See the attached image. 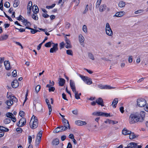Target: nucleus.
<instances>
[{
  "label": "nucleus",
  "instance_id": "nucleus-1",
  "mask_svg": "<svg viewBox=\"0 0 148 148\" xmlns=\"http://www.w3.org/2000/svg\"><path fill=\"white\" fill-rule=\"evenodd\" d=\"M145 114V112L144 111L131 114L129 118L130 123L132 124L138 122H142L144 120Z\"/></svg>",
  "mask_w": 148,
  "mask_h": 148
},
{
  "label": "nucleus",
  "instance_id": "nucleus-2",
  "mask_svg": "<svg viewBox=\"0 0 148 148\" xmlns=\"http://www.w3.org/2000/svg\"><path fill=\"white\" fill-rule=\"evenodd\" d=\"M62 120L63 125L60 126V127H62V130L61 131H65L67 129L70 130V126L68 120L65 118L63 119Z\"/></svg>",
  "mask_w": 148,
  "mask_h": 148
},
{
  "label": "nucleus",
  "instance_id": "nucleus-3",
  "mask_svg": "<svg viewBox=\"0 0 148 148\" xmlns=\"http://www.w3.org/2000/svg\"><path fill=\"white\" fill-rule=\"evenodd\" d=\"M146 100L142 98H139L137 100V103L138 106L140 107H144L147 104Z\"/></svg>",
  "mask_w": 148,
  "mask_h": 148
},
{
  "label": "nucleus",
  "instance_id": "nucleus-4",
  "mask_svg": "<svg viewBox=\"0 0 148 148\" xmlns=\"http://www.w3.org/2000/svg\"><path fill=\"white\" fill-rule=\"evenodd\" d=\"M78 75L84 81V82L87 84L90 85L92 83V82L91 81V79L88 77L84 76L79 74Z\"/></svg>",
  "mask_w": 148,
  "mask_h": 148
},
{
  "label": "nucleus",
  "instance_id": "nucleus-5",
  "mask_svg": "<svg viewBox=\"0 0 148 148\" xmlns=\"http://www.w3.org/2000/svg\"><path fill=\"white\" fill-rule=\"evenodd\" d=\"M29 125L32 129H35L38 127V123L37 122H32V119H31L29 122Z\"/></svg>",
  "mask_w": 148,
  "mask_h": 148
},
{
  "label": "nucleus",
  "instance_id": "nucleus-6",
  "mask_svg": "<svg viewBox=\"0 0 148 148\" xmlns=\"http://www.w3.org/2000/svg\"><path fill=\"white\" fill-rule=\"evenodd\" d=\"M35 108L38 112L41 111L42 109V106L41 104L39 103H37L36 104H34Z\"/></svg>",
  "mask_w": 148,
  "mask_h": 148
},
{
  "label": "nucleus",
  "instance_id": "nucleus-7",
  "mask_svg": "<svg viewBox=\"0 0 148 148\" xmlns=\"http://www.w3.org/2000/svg\"><path fill=\"white\" fill-rule=\"evenodd\" d=\"M98 87L101 89H114V88H113L112 87H111L109 85H103L101 84L99 85H98Z\"/></svg>",
  "mask_w": 148,
  "mask_h": 148
},
{
  "label": "nucleus",
  "instance_id": "nucleus-8",
  "mask_svg": "<svg viewBox=\"0 0 148 148\" xmlns=\"http://www.w3.org/2000/svg\"><path fill=\"white\" fill-rule=\"evenodd\" d=\"M58 44L57 43L54 44L53 47L51 48L50 50V52L51 53L56 52L58 49Z\"/></svg>",
  "mask_w": 148,
  "mask_h": 148
},
{
  "label": "nucleus",
  "instance_id": "nucleus-9",
  "mask_svg": "<svg viewBox=\"0 0 148 148\" xmlns=\"http://www.w3.org/2000/svg\"><path fill=\"white\" fill-rule=\"evenodd\" d=\"M70 87L73 92H75L76 91L75 84L74 82L72 80L70 81Z\"/></svg>",
  "mask_w": 148,
  "mask_h": 148
},
{
  "label": "nucleus",
  "instance_id": "nucleus-10",
  "mask_svg": "<svg viewBox=\"0 0 148 148\" xmlns=\"http://www.w3.org/2000/svg\"><path fill=\"white\" fill-rule=\"evenodd\" d=\"M96 102L98 105H100L101 106H104V102L103 99L101 97L98 98L96 100Z\"/></svg>",
  "mask_w": 148,
  "mask_h": 148
},
{
  "label": "nucleus",
  "instance_id": "nucleus-11",
  "mask_svg": "<svg viewBox=\"0 0 148 148\" xmlns=\"http://www.w3.org/2000/svg\"><path fill=\"white\" fill-rule=\"evenodd\" d=\"M12 86L13 88H16L19 86V83L17 79L14 80L11 83Z\"/></svg>",
  "mask_w": 148,
  "mask_h": 148
},
{
  "label": "nucleus",
  "instance_id": "nucleus-12",
  "mask_svg": "<svg viewBox=\"0 0 148 148\" xmlns=\"http://www.w3.org/2000/svg\"><path fill=\"white\" fill-rule=\"evenodd\" d=\"M4 65L6 70H8L11 69L10 64L9 61H5L4 62Z\"/></svg>",
  "mask_w": 148,
  "mask_h": 148
},
{
  "label": "nucleus",
  "instance_id": "nucleus-13",
  "mask_svg": "<svg viewBox=\"0 0 148 148\" xmlns=\"http://www.w3.org/2000/svg\"><path fill=\"white\" fill-rule=\"evenodd\" d=\"M125 14V12L124 11H120L116 12V14L113 16V17H121L123 16Z\"/></svg>",
  "mask_w": 148,
  "mask_h": 148
},
{
  "label": "nucleus",
  "instance_id": "nucleus-14",
  "mask_svg": "<svg viewBox=\"0 0 148 148\" xmlns=\"http://www.w3.org/2000/svg\"><path fill=\"white\" fill-rule=\"evenodd\" d=\"M79 41L83 47H84V38L82 34H80L79 36Z\"/></svg>",
  "mask_w": 148,
  "mask_h": 148
},
{
  "label": "nucleus",
  "instance_id": "nucleus-15",
  "mask_svg": "<svg viewBox=\"0 0 148 148\" xmlns=\"http://www.w3.org/2000/svg\"><path fill=\"white\" fill-rule=\"evenodd\" d=\"M137 143L134 142H132L129 144L127 146L128 148H136Z\"/></svg>",
  "mask_w": 148,
  "mask_h": 148
},
{
  "label": "nucleus",
  "instance_id": "nucleus-16",
  "mask_svg": "<svg viewBox=\"0 0 148 148\" xmlns=\"http://www.w3.org/2000/svg\"><path fill=\"white\" fill-rule=\"evenodd\" d=\"M65 80L62 78H60L58 79V84L60 86H62L65 83Z\"/></svg>",
  "mask_w": 148,
  "mask_h": 148
},
{
  "label": "nucleus",
  "instance_id": "nucleus-17",
  "mask_svg": "<svg viewBox=\"0 0 148 148\" xmlns=\"http://www.w3.org/2000/svg\"><path fill=\"white\" fill-rule=\"evenodd\" d=\"M122 133L123 134L126 135H129L131 133V131L124 128L122 131Z\"/></svg>",
  "mask_w": 148,
  "mask_h": 148
},
{
  "label": "nucleus",
  "instance_id": "nucleus-18",
  "mask_svg": "<svg viewBox=\"0 0 148 148\" xmlns=\"http://www.w3.org/2000/svg\"><path fill=\"white\" fill-rule=\"evenodd\" d=\"M106 8L107 6L105 4L102 5L99 7V10L100 12H103L106 9Z\"/></svg>",
  "mask_w": 148,
  "mask_h": 148
},
{
  "label": "nucleus",
  "instance_id": "nucleus-19",
  "mask_svg": "<svg viewBox=\"0 0 148 148\" xmlns=\"http://www.w3.org/2000/svg\"><path fill=\"white\" fill-rule=\"evenodd\" d=\"M32 10L34 13L36 14L39 12L38 7L36 5H34L32 7Z\"/></svg>",
  "mask_w": 148,
  "mask_h": 148
},
{
  "label": "nucleus",
  "instance_id": "nucleus-20",
  "mask_svg": "<svg viewBox=\"0 0 148 148\" xmlns=\"http://www.w3.org/2000/svg\"><path fill=\"white\" fill-rule=\"evenodd\" d=\"M75 123L78 125H86L87 124L86 122L80 120H78L76 121Z\"/></svg>",
  "mask_w": 148,
  "mask_h": 148
},
{
  "label": "nucleus",
  "instance_id": "nucleus-21",
  "mask_svg": "<svg viewBox=\"0 0 148 148\" xmlns=\"http://www.w3.org/2000/svg\"><path fill=\"white\" fill-rule=\"evenodd\" d=\"M32 5V2L31 1H29L28 3L27 6V9L28 11V12L29 11V13H30L31 11V8Z\"/></svg>",
  "mask_w": 148,
  "mask_h": 148
},
{
  "label": "nucleus",
  "instance_id": "nucleus-22",
  "mask_svg": "<svg viewBox=\"0 0 148 148\" xmlns=\"http://www.w3.org/2000/svg\"><path fill=\"white\" fill-rule=\"evenodd\" d=\"M129 135H130L129 138L131 139H133L138 136V135L135 134L134 133L132 132H131V133H130Z\"/></svg>",
  "mask_w": 148,
  "mask_h": 148
},
{
  "label": "nucleus",
  "instance_id": "nucleus-23",
  "mask_svg": "<svg viewBox=\"0 0 148 148\" xmlns=\"http://www.w3.org/2000/svg\"><path fill=\"white\" fill-rule=\"evenodd\" d=\"M62 127H60V126L59 127H58L56 128L53 131V132L54 133H56L59 132H63V131H61Z\"/></svg>",
  "mask_w": 148,
  "mask_h": 148
},
{
  "label": "nucleus",
  "instance_id": "nucleus-24",
  "mask_svg": "<svg viewBox=\"0 0 148 148\" xmlns=\"http://www.w3.org/2000/svg\"><path fill=\"white\" fill-rule=\"evenodd\" d=\"M5 103L9 106H11L13 103V102L11 99L7 100Z\"/></svg>",
  "mask_w": 148,
  "mask_h": 148
},
{
  "label": "nucleus",
  "instance_id": "nucleus-25",
  "mask_svg": "<svg viewBox=\"0 0 148 148\" xmlns=\"http://www.w3.org/2000/svg\"><path fill=\"white\" fill-rule=\"evenodd\" d=\"M66 45L65 47L66 48L69 49L72 48V46L71 45V43L70 40L66 41Z\"/></svg>",
  "mask_w": 148,
  "mask_h": 148
},
{
  "label": "nucleus",
  "instance_id": "nucleus-26",
  "mask_svg": "<svg viewBox=\"0 0 148 148\" xmlns=\"http://www.w3.org/2000/svg\"><path fill=\"white\" fill-rule=\"evenodd\" d=\"M59 143V140L58 138H56L53 140L52 142V144L53 145H57Z\"/></svg>",
  "mask_w": 148,
  "mask_h": 148
},
{
  "label": "nucleus",
  "instance_id": "nucleus-27",
  "mask_svg": "<svg viewBox=\"0 0 148 148\" xmlns=\"http://www.w3.org/2000/svg\"><path fill=\"white\" fill-rule=\"evenodd\" d=\"M8 35L5 34V35L2 36L0 37V41H3L6 40L8 38Z\"/></svg>",
  "mask_w": 148,
  "mask_h": 148
},
{
  "label": "nucleus",
  "instance_id": "nucleus-28",
  "mask_svg": "<svg viewBox=\"0 0 148 148\" xmlns=\"http://www.w3.org/2000/svg\"><path fill=\"white\" fill-rule=\"evenodd\" d=\"M118 101V100L117 98H115L114 99L112 104V105L113 107L114 108H116V105L117 104Z\"/></svg>",
  "mask_w": 148,
  "mask_h": 148
},
{
  "label": "nucleus",
  "instance_id": "nucleus-29",
  "mask_svg": "<svg viewBox=\"0 0 148 148\" xmlns=\"http://www.w3.org/2000/svg\"><path fill=\"white\" fill-rule=\"evenodd\" d=\"M19 121L20 123H22L21 125L22 127L24 126L25 124L26 123V119L24 118H23L21 119Z\"/></svg>",
  "mask_w": 148,
  "mask_h": 148
},
{
  "label": "nucleus",
  "instance_id": "nucleus-30",
  "mask_svg": "<svg viewBox=\"0 0 148 148\" xmlns=\"http://www.w3.org/2000/svg\"><path fill=\"white\" fill-rule=\"evenodd\" d=\"M20 2L19 0H15L14 1L13 4V7L14 8L17 7L19 4Z\"/></svg>",
  "mask_w": 148,
  "mask_h": 148
},
{
  "label": "nucleus",
  "instance_id": "nucleus-31",
  "mask_svg": "<svg viewBox=\"0 0 148 148\" xmlns=\"http://www.w3.org/2000/svg\"><path fill=\"white\" fill-rule=\"evenodd\" d=\"M102 112H93L92 114L94 115L97 116H102Z\"/></svg>",
  "mask_w": 148,
  "mask_h": 148
},
{
  "label": "nucleus",
  "instance_id": "nucleus-32",
  "mask_svg": "<svg viewBox=\"0 0 148 148\" xmlns=\"http://www.w3.org/2000/svg\"><path fill=\"white\" fill-rule=\"evenodd\" d=\"M125 5V3L123 1H120L119 3V6L120 8L124 7Z\"/></svg>",
  "mask_w": 148,
  "mask_h": 148
},
{
  "label": "nucleus",
  "instance_id": "nucleus-33",
  "mask_svg": "<svg viewBox=\"0 0 148 148\" xmlns=\"http://www.w3.org/2000/svg\"><path fill=\"white\" fill-rule=\"evenodd\" d=\"M52 44L54 45L55 44L52 42V41H50L45 43V46L47 47H50Z\"/></svg>",
  "mask_w": 148,
  "mask_h": 148
},
{
  "label": "nucleus",
  "instance_id": "nucleus-34",
  "mask_svg": "<svg viewBox=\"0 0 148 148\" xmlns=\"http://www.w3.org/2000/svg\"><path fill=\"white\" fill-rule=\"evenodd\" d=\"M106 34L109 36H111L113 34V32L112 30H108L106 29Z\"/></svg>",
  "mask_w": 148,
  "mask_h": 148
},
{
  "label": "nucleus",
  "instance_id": "nucleus-35",
  "mask_svg": "<svg viewBox=\"0 0 148 148\" xmlns=\"http://www.w3.org/2000/svg\"><path fill=\"white\" fill-rule=\"evenodd\" d=\"M31 33L32 34H34L37 32H40L38 30L32 28H31Z\"/></svg>",
  "mask_w": 148,
  "mask_h": 148
},
{
  "label": "nucleus",
  "instance_id": "nucleus-36",
  "mask_svg": "<svg viewBox=\"0 0 148 148\" xmlns=\"http://www.w3.org/2000/svg\"><path fill=\"white\" fill-rule=\"evenodd\" d=\"M73 92L75 93V96L76 99H80V97L78 95V92L75 91V92L74 91Z\"/></svg>",
  "mask_w": 148,
  "mask_h": 148
},
{
  "label": "nucleus",
  "instance_id": "nucleus-37",
  "mask_svg": "<svg viewBox=\"0 0 148 148\" xmlns=\"http://www.w3.org/2000/svg\"><path fill=\"white\" fill-rule=\"evenodd\" d=\"M6 116L7 117L11 119V118H12V116H14V115L11 113L8 112L6 113Z\"/></svg>",
  "mask_w": 148,
  "mask_h": 148
},
{
  "label": "nucleus",
  "instance_id": "nucleus-38",
  "mask_svg": "<svg viewBox=\"0 0 148 148\" xmlns=\"http://www.w3.org/2000/svg\"><path fill=\"white\" fill-rule=\"evenodd\" d=\"M41 88V86L40 85H38L36 86L35 88V90L36 93H38L40 91Z\"/></svg>",
  "mask_w": 148,
  "mask_h": 148
},
{
  "label": "nucleus",
  "instance_id": "nucleus-39",
  "mask_svg": "<svg viewBox=\"0 0 148 148\" xmlns=\"http://www.w3.org/2000/svg\"><path fill=\"white\" fill-rule=\"evenodd\" d=\"M11 99L12 100L13 102H14L17 103L18 101L17 99L14 96H12Z\"/></svg>",
  "mask_w": 148,
  "mask_h": 148
},
{
  "label": "nucleus",
  "instance_id": "nucleus-40",
  "mask_svg": "<svg viewBox=\"0 0 148 148\" xmlns=\"http://www.w3.org/2000/svg\"><path fill=\"white\" fill-rule=\"evenodd\" d=\"M102 0H97L96 3V8H98L100 5Z\"/></svg>",
  "mask_w": 148,
  "mask_h": 148
},
{
  "label": "nucleus",
  "instance_id": "nucleus-41",
  "mask_svg": "<svg viewBox=\"0 0 148 148\" xmlns=\"http://www.w3.org/2000/svg\"><path fill=\"white\" fill-rule=\"evenodd\" d=\"M3 121L5 124H7L11 122V120L9 119L6 118Z\"/></svg>",
  "mask_w": 148,
  "mask_h": 148
},
{
  "label": "nucleus",
  "instance_id": "nucleus-42",
  "mask_svg": "<svg viewBox=\"0 0 148 148\" xmlns=\"http://www.w3.org/2000/svg\"><path fill=\"white\" fill-rule=\"evenodd\" d=\"M66 53L69 55L73 56V53L71 50H67L66 51Z\"/></svg>",
  "mask_w": 148,
  "mask_h": 148
},
{
  "label": "nucleus",
  "instance_id": "nucleus-43",
  "mask_svg": "<svg viewBox=\"0 0 148 148\" xmlns=\"http://www.w3.org/2000/svg\"><path fill=\"white\" fill-rule=\"evenodd\" d=\"M88 56L92 60H95L94 56L92 53H88Z\"/></svg>",
  "mask_w": 148,
  "mask_h": 148
},
{
  "label": "nucleus",
  "instance_id": "nucleus-44",
  "mask_svg": "<svg viewBox=\"0 0 148 148\" xmlns=\"http://www.w3.org/2000/svg\"><path fill=\"white\" fill-rule=\"evenodd\" d=\"M47 105L49 109V114L50 115L52 111L51 106L50 104H49Z\"/></svg>",
  "mask_w": 148,
  "mask_h": 148
},
{
  "label": "nucleus",
  "instance_id": "nucleus-45",
  "mask_svg": "<svg viewBox=\"0 0 148 148\" xmlns=\"http://www.w3.org/2000/svg\"><path fill=\"white\" fill-rule=\"evenodd\" d=\"M42 132L41 131H40L39 132L38 134H37V137L41 139L42 136Z\"/></svg>",
  "mask_w": 148,
  "mask_h": 148
},
{
  "label": "nucleus",
  "instance_id": "nucleus-46",
  "mask_svg": "<svg viewBox=\"0 0 148 148\" xmlns=\"http://www.w3.org/2000/svg\"><path fill=\"white\" fill-rule=\"evenodd\" d=\"M106 30L108 29V30H112L111 29L110 25L108 23H107L106 24Z\"/></svg>",
  "mask_w": 148,
  "mask_h": 148
},
{
  "label": "nucleus",
  "instance_id": "nucleus-47",
  "mask_svg": "<svg viewBox=\"0 0 148 148\" xmlns=\"http://www.w3.org/2000/svg\"><path fill=\"white\" fill-rule=\"evenodd\" d=\"M32 18L35 20H37L38 19V17L37 15H35L33 14L32 15Z\"/></svg>",
  "mask_w": 148,
  "mask_h": 148
},
{
  "label": "nucleus",
  "instance_id": "nucleus-48",
  "mask_svg": "<svg viewBox=\"0 0 148 148\" xmlns=\"http://www.w3.org/2000/svg\"><path fill=\"white\" fill-rule=\"evenodd\" d=\"M83 30L85 33L87 32V29L86 26L84 25L83 26Z\"/></svg>",
  "mask_w": 148,
  "mask_h": 148
},
{
  "label": "nucleus",
  "instance_id": "nucleus-49",
  "mask_svg": "<svg viewBox=\"0 0 148 148\" xmlns=\"http://www.w3.org/2000/svg\"><path fill=\"white\" fill-rule=\"evenodd\" d=\"M71 26V24L67 22H66V26H65V28L66 29H68L69 28H70Z\"/></svg>",
  "mask_w": 148,
  "mask_h": 148
},
{
  "label": "nucleus",
  "instance_id": "nucleus-50",
  "mask_svg": "<svg viewBox=\"0 0 148 148\" xmlns=\"http://www.w3.org/2000/svg\"><path fill=\"white\" fill-rule=\"evenodd\" d=\"M10 6V3L8 2H6L4 4V6L7 8H9Z\"/></svg>",
  "mask_w": 148,
  "mask_h": 148
},
{
  "label": "nucleus",
  "instance_id": "nucleus-51",
  "mask_svg": "<svg viewBox=\"0 0 148 148\" xmlns=\"http://www.w3.org/2000/svg\"><path fill=\"white\" fill-rule=\"evenodd\" d=\"M65 44L63 42L60 43V49H61L64 47Z\"/></svg>",
  "mask_w": 148,
  "mask_h": 148
},
{
  "label": "nucleus",
  "instance_id": "nucleus-52",
  "mask_svg": "<svg viewBox=\"0 0 148 148\" xmlns=\"http://www.w3.org/2000/svg\"><path fill=\"white\" fill-rule=\"evenodd\" d=\"M144 11V10H140L136 11L134 12V13L135 14H138L139 13H142Z\"/></svg>",
  "mask_w": 148,
  "mask_h": 148
},
{
  "label": "nucleus",
  "instance_id": "nucleus-53",
  "mask_svg": "<svg viewBox=\"0 0 148 148\" xmlns=\"http://www.w3.org/2000/svg\"><path fill=\"white\" fill-rule=\"evenodd\" d=\"M102 116H104L106 117L110 116V114L102 112Z\"/></svg>",
  "mask_w": 148,
  "mask_h": 148
},
{
  "label": "nucleus",
  "instance_id": "nucleus-54",
  "mask_svg": "<svg viewBox=\"0 0 148 148\" xmlns=\"http://www.w3.org/2000/svg\"><path fill=\"white\" fill-rule=\"evenodd\" d=\"M12 76L13 77H15L17 75V72L16 70H14L12 72Z\"/></svg>",
  "mask_w": 148,
  "mask_h": 148
},
{
  "label": "nucleus",
  "instance_id": "nucleus-55",
  "mask_svg": "<svg viewBox=\"0 0 148 148\" xmlns=\"http://www.w3.org/2000/svg\"><path fill=\"white\" fill-rule=\"evenodd\" d=\"M33 117H34V119L33 120H32V122H38V121L37 118L34 115H33L32 116V118H33Z\"/></svg>",
  "mask_w": 148,
  "mask_h": 148
},
{
  "label": "nucleus",
  "instance_id": "nucleus-56",
  "mask_svg": "<svg viewBox=\"0 0 148 148\" xmlns=\"http://www.w3.org/2000/svg\"><path fill=\"white\" fill-rule=\"evenodd\" d=\"M41 139L40 138H38V137L36 138V143L37 144V145H38V144L40 143L41 140Z\"/></svg>",
  "mask_w": 148,
  "mask_h": 148
},
{
  "label": "nucleus",
  "instance_id": "nucleus-57",
  "mask_svg": "<svg viewBox=\"0 0 148 148\" xmlns=\"http://www.w3.org/2000/svg\"><path fill=\"white\" fill-rule=\"evenodd\" d=\"M28 142L29 144H31L32 142V138L31 136H29L28 138Z\"/></svg>",
  "mask_w": 148,
  "mask_h": 148
},
{
  "label": "nucleus",
  "instance_id": "nucleus-58",
  "mask_svg": "<svg viewBox=\"0 0 148 148\" xmlns=\"http://www.w3.org/2000/svg\"><path fill=\"white\" fill-rule=\"evenodd\" d=\"M15 29H16L18 30H19V32H21L25 31V29L20 28V29H19L16 28V27H15Z\"/></svg>",
  "mask_w": 148,
  "mask_h": 148
},
{
  "label": "nucleus",
  "instance_id": "nucleus-59",
  "mask_svg": "<svg viewBox=\"0 0 148 148\" xmlns=\"http://www.w3.org/2000/svg\"><path fill=\"white\" fill-rule=\"evenodd\" d=\"M62 98L64 100H65L66 101H68V99H67L66 97V95L64 94V93H63L62 94Z\"/></svg>",
  "mask_w": 148,
  "mask_h": 148
},
{
  "label": "nucleus",
  "instance_id": "nucleus-60",
  "mask_svg": "<svg viewBox=\"0 0 148 148\" xmlns=\"http://www.w3.org/2000/svg\"><path fill=\"white\" fill-rule=\"evenodd\" d=\"M55 90V88L53 87H51L50 88H49V92H51V91H54Z\"/></svg>",
  "mask_w": 148,
  "mask_h": 148
},
{
  "label": "nucleus",
  "instance_id": "nucleus-61",
  "mask_svg": "<svg viewBox=\"0 0 148 148\" xmlns=\"http://www.w3.org/2000/svg\"><path fill=\"white\" fill-rule=\"evenodd\" d=\"M72 113L74 114L77 115L78 114V110L77 109L74 110L72 111Z\"/></svg>",
  "mask_w": 148,
  "mask_h": 148
},
{
  "label": "nucleus",
  "instance_id": "nucleus-62",
  "mask_svg": "<svg viewBox=\"0 0 148 148\" xmlns=\"http://www.w3.org/2000/svg\"><path fill=\"white\" fill-rule=\"evenodd\" d=\"M24 112L23 111H21L19 113V115L21 116L22 117L23 116H24Z\"/></svg>",
  "mask_w": 148,
  "mask_h": 148
},
{
  "label": "nucleus",
  "instance_id": "nucleus-63",
  "mask_svg": "<svg viewBox=\"0 0 148 148\" xmlns=\"http://www.w3.org/2000/svg\"><path fill=\"white\" fill-rule=\"evenodd\" d=\"M132 56H130L129 57L128 59V62L129 63H131L132 62Z\"/></svg>",
  "mask_w": 148,
  "mask_h": 148
},
{
  "label": "nucleus",
  "instance_id": "nucleus-64",
  "mask_svg": "<svg viewBox=\"0 0 148 148\" xmlns=\"http://www.w3.org/2000/svg\"><path fill=\"white\" fill-rule=\"evenodd\" d=\"M66 148H72V145L70 142L68 143Z\"/></svg>",
  "mask_w": 148,
  "mask_h": 148
}]
</instances>
